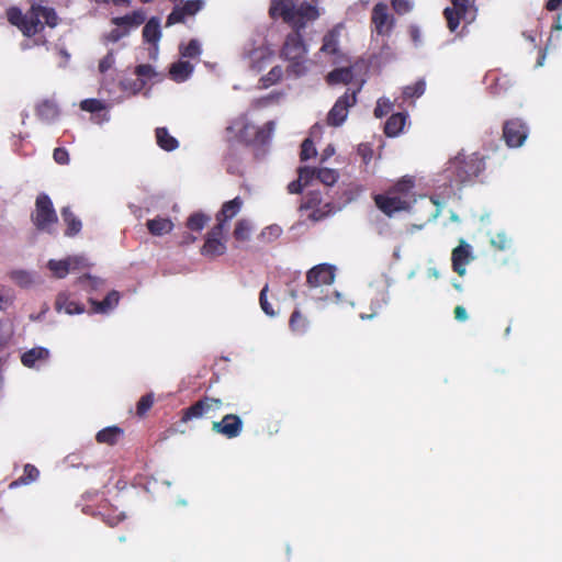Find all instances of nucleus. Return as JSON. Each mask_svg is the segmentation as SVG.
I'll return each mask as SVG.
<instances>
[{
  "mask_svg": "<svg viewBox=\"0 0 562 562\" xmlns=\"http://www.w3.org/2000/svg\"><path fill=\"white\" fill-rule=\"evenodd\" d=\"M78 282L83 285H88L92 289H98L103 284V280L97 277H92L90 274H86L83 277H80Z\"/></svg>",
  "mask_w": 562,
  "mask_h": 562,
  "instance_id": "obj_55",
  "label": "nucleus"
},
{
  "mask_svg": "<svg viewBox=\"0 0 562 562\" xmlns=\"http://www.w3.org/2000/svg\"><path fill=\"white\" fill-rule=\"evenodd\" d=\"M473 249L464 239H460L459 245L452 249L451 262L452 270L458 276L463 277L467 272V266L474 260Z\"/></svg>",
  "mask_w": 562,
  "mask_h": 562,
  "instance_id": "obj_11",
  "label": "nucleus"
},
{
  "mask_svg": "<svg viewBox=\"0 0 562 562\" xmlns=\"http://www.w3.org/2000/svg\"><path fill=\"white\" fill-rule=\"evenodd\" d=\"M58 108L57 105L48 100L43 101L37 105L36 114L37 116L46 123H52L58 116Z\"/></svg>",
  "mask_w": 562,
  "mask_h": 562,
  "instance_id": "obj_26",
  "label": "nucleus"
},
{
  "mask_svg": "<svg viewBox=\"0 0 562 562\" xmlns=\"http://www.w3.org/2000/svg\"><path fill=\"white\" fill-rule=\"evenodd\" d=\"M61 217L67 225L66 235L74 236L81 229V222L74 215L68 206L61 210Z\"/></svg>",
  "mask_w": 562,
  "mask_h": 562,
  "instance_id": "obj_31",
  "label": "nucleus"
},
{
  "mask_svg": "<svg viewBox=\"0 0 562 562\" xmlns=\"http://www.w3.org/2000/svg\"><path fill=\"white\" fill-rule=\"evenodd\" d=\"M407 115L394 113L385 122L384 133L389 137L397 136L404 128Z\"/></svg>",
  "mask_w": 562,
  "mask_h": 562,
  "instance_id": "obj_21",
  "label": "nucleus"
},
{
  "mask_svg": "<svg viewBox=\"0 0 562 562\" xmlns=\"http://www.w3.org/2000/svg\"><path fill=\"white\" fill-rule=\"evenodd\" d=\"M392 106L393 104L389 99H379L374 109V116L378 119L383 117L392 110Z\"/></svg>",
  "mask_w": 562,
  "mask_h": 562,
  "instance_id": "obj_43",
  "label": "nucleus"
},
{
  "mask_svg": "<svg viewBox=\"0 0 562 562\" xmlns=\"http://www.w3.org/2000/svg\"><path fill=\"white\" fill-rule=\"evenodd\" d=\"M179 53L183 58H198L202 53L201 43L198 40H191L187 45H179Z\"/></svg>",
  "mask_w": 562,
  "mask_h": 562,
  "instance_id": "obj_35",
  "label": "nucleus"
},
{
  "mask_svg": "<svg viewBox=\"0 0 562 562\" xmlns=\"http://www.w3.org/2000/svg\"><path fill=\"white\" fill-rule=\"evenodd\" d=\"M194 70V66L188 60H178L170 66L169 75L176 82L187 81Z\"/></svg>",
  "mask_w": 562,
  "mask_h": 562,
  "instance_id": "obj_17",
  "label": "nucleus"
},
{
  "mask_svg": "<svg viewBox=\"0 0 562 562\" xmlns=\"http://www.w3.org/2000/svg\"><path fill=\"white\" fill-rule=\"evenodd\" d=\"M454 318L459 322H465L468 319V313L462 305H458L454 307Z\"/></svg>",
  "mask_w": 562,
  "mask_h": 562,
  "instance_id": "obj_62",
  "label": "nucleus"
},
{
  "mask_svg": "<svg viewBox=\"0 0 562 562\" xmlns=\"http://www.w3.org/2000/svg\"><path fill=\"white\" fill-rule=\"evenodd\" d=\"M282 76H283V69L281 66L272 67L270 69V71L260 79L261 87L268 88L272 85L278 83L282 79Z\"/></svg>",
  "mask_w": 562,
  "mask_h": 562,
  "instance_id": "obj_38",
  "label": "nucleus"
},
{
  "mask_svg": "<svg viewBox=\"0 0 562 562\" xmlns=\"http://www.w3.org/2000/svg\"><path fill=\"white\" fill-rule=\"evenodd\" d=\"M408 34L411 36V40L414 42L415 45H418L420 43V30L417 25L412 24L408 26Z\"/></svg>",
  "mask_w": 562,
  "mask_h": 562,
  "instance_id": "obj_58",
  "label": "nucleus"
},
{
  "mask_svg": "<svg viewBox=\"0 0 562 562\" xmlns=\"http://www.w3.org/2000/svg\"><path fill=\"white\" fill-rule=\"evenodd\" d=\"M38 474L40 472L34 465L26 464L24 467V476H22L20 480L23 484H27L34 482L38 477Z\"/></svg>",
  "mask_w": 562,
  "mask_h": 562,
  "instance_id": "obj_52",
  "label": "nucleus"
},
{
  "mask_svg": "<svg viewBox=\"0 0 562 562\" xmlns=\"http://www.w3.org/2000/svg\"><path fill=\"white\" fill-rule=\"evenodd\" d=\"M145 19V13L138 10L134 11L132 14L114 18L112 22L117 26H124L127 29L139 26L142 23H144Z\"/></svg>",
  "mask_w": 562,
  "mask_h": 562,
  "instance_id": "obj_25",
  "label": "nucleus"
},
{
  "mask_svg": "<svg viewBox=\"0 0 562 562\" xmlns=\"http://www.w3.org/2000/svg\"><path fill=\"white\" fill-rule=\"evenodd\" d=\"M127 34H128V29H125V30L115 29L110 32L108 38L111 42H117L122 37L126 36Z\"/></svg>",
  "mask_w": 562,
  "mask_h": 562,
  "instance_id": "obj_60",
  "label": "nucleus"
},
{
  "mask_svg": "<svg viewBox=\"0 0 562 562\" xmlns=\"http://www.w3.org/2000/svg\"><path fill=\"white\" fill-rule=\"evenodd\" d=\"M243 420L237 415L227 414L222 420L212 423V430L228 439L236 438L243 431Z\"/></svg>",
  "mask_w": 562,
  "mask_h": 562,
  "instance_id": "obj_12",
  "label": "nucleus"
},
{
  "mask_svg": "<svg viewBox=\"0 0 562 562\" xmlns=\"http://www.w3.org/2000/svg\"><path fill=\"white\" fill-rule=\"evenodd\" d=\"M156 139L157 144L167 151L175 150L179 145L178 140L172 137L165 127H158L156 130Z\"/></svg>",
  "mask_w": 562,
  "mask_h": 562,
  "instance_id": "obj_30",
  "label": "nucleus"
},
{
  "mask_svg": "<svg viewBox=\"0 0 562 562\" xmlns=\"http://www.w3.org/2000/svg\"><path fill=\"white\" fill-rule=\"evenodd\" d=\"M353 79V67H340L329 71L326 76V82L329 86L338 83L348 85Z\"/></svg>",
  "mask_w": 562,
  "mask_h": 562,
  "instance_id": "obj_19",
  "label": "nucleus"
},
{
  "mask_svg": "<svg viewBox=\"0 0 562 562\" xmlns=\"http://www.w3.org/2000/svg\"><path fill=\"white\" fill-rule=\"evenodd\" d=\"M119 300V292L111 291L103 301L90 300V303L93 306L94 313L106 314L117 305Z\"/></svg>",
  "mask_w": 562,
  "mask_h": 562,
  "instance_id": "obj_23",
  "label": "nucleus"
},
{
  "mask_svg": "<svg viewBox=\"0 0 562 562\" xmlns=\"http://www.w3.org/2000/svg\"><path fill=\"white\" fill-rule=\"evenodd\" d=\"M273 130H274V123L271 121L267 122L262 127H259L256 131L255 136L251 140V144L256 145V146L267 145L272 137Z\"/></svg>",
  "mask_w": 562,
  "mask_h": 562,
  "instance_id": "obj_29",
  "label": "nucleus"
},
{
  "mask_svg": "<svg viewBox=\"0 0 562 562\" xmlns=\"http://www.w3.org/2000/svg\"><path fill=\"white\" fill-rule=\"evenodd\" d=\"M206 221L207 217L204 214L195 213L189 217L188 227L191 231H201L204 227Z\"/></svg>",
  "mask_w": 562,
  "mask_h": 562,
  "instance_id": "obj_45",
  "label": "nucleus"
},
{
  "mask_svg": "<svg viewBox=\"0 0 562 562\" xmlns=\"http://www.w3.org/2000/svg\"><path fill=\"white\" fill-rule=\"evenodd\" d=\"M451 3L452 7H448L443 10V16L450 32L457 31L461 20L467 23L474 21L476 9L470 0H451Z\"/></svg>",
  "mask_w": 562,
  "mask_h": 562,
  "instance_id": "obj_6",
  "label": "nucleus"
},
{
  "mask_svg": "<svg viewBox=\"0 0 562 562\" xmlns=\"http://www.w3.org/2000/svg\"><path fill=\"white\" fill-rule=\"evenodd\" d=\"M49 351L43 347L32 348L22 355L21 361L27 368H33L36 361L46 360Z\"/></svg>",
  "mask_w": 562,
  "mask_h": 562,
  "instance_id": "obj_24",
  "label": "nucleus"
},
{
  "mask_svg": "<svg viewBox=\"0 0 562 562\" xmlns=\"http://www.w3.org/2000/svg\"><path fill=\"white\" fill-rule=\"evenodd\" d=\"M297 172H299L297 179H300L304 186L310 184L311 181L316 179V176H317V169L310 168V167H300Z\"/></svg>",
  "mask_w": 562,
  "mask_h": 562,
  "instance_id": "obj_44",
  "label": "nucleus"
},
{
  "mask_svg": "<svg viewBox=\"0 0 562 562\" xmlns=\"http://www.w3.org/2000/svg\"><path fill=\"white\" fill-rule=\"evenodd\" d=\"M391 7L398 15H405L413 11L414 0H391Z\"/></svg>",
  "mask_w": 562,
  "mask_h": 562,
  "instance_id": "obj_41",
  "label": "nucleus"
},
{
  "mask_svg": "<svg viewBox=\"0 0 562 562\" xmlns=\"http://www.w3.org/2000/svg\"><path fill=\"white\" fill-rule=\"evenodd\" d=\"M322 203V198L318 192H311L304 198L301 209L310 210L315 209Z\"/></svg>",
  "mask_w": 562,
  "mask_h": 562,
  "instance_id": "obj_47",
  "label": "nucleus"
},
{
  "mask_svg": "<svg viewBox=\"0 0 562 562\" xmlns=\"http://www.w3.org/2000/svg\"><path fill=\"white\" fill-rule=\"evenodd\" d=\"M143 37L157 49L158 42L161 38L160 20L158 18L154 16L147 21L143 29Z\"/></svg>",
  "mask_w": 562,
  "mask_h": 562,
  "instance_id": "obj_18",
  "label": "nucleus"
},
{
  "mask_svg": "<svg viewBox=\"0 0 562 562\" xmlns=\"http://www.w3.org/2000/svg\"><path fill=\"white\" fill-rule=\"evenodd\" d=\"M54 160L59 165H67L69 162V154L65 148H56L53 154Z\"/></svg>",
  "mask_w": 562,
  "mask_h": 562,
  "instance_id": "obj_56",
  "label": "nucleus"
},
{
  "mask_svg": "<svg viewBox=\"0 0 562 562\" xmlns=\"http://www.w3.org/2000/svg\"><path fill=\"white\" fill-rule=\"evenodd\" d=\"M245 130H246V120L244 116H240L238 120L233 122L227 127V133L232 136H229V139H235L237 142H244L245 140Z\"/></svg>",
  "mask_w": 562,
  "mask_h": 562,
  "instance_id": "obj_36",
  "label": "nucleus"
},
{
  "mask_svg": "<svg viewBox=\"0 0 562 562\" xmlns=\"http://www.w3.org/2000/svg\"><path fill=\"white\" fill-rule=\"evenodd\" d=\"M122 434V429L116 426L108 427L97 434V440L102 443L113 445Z\"/></svg>",
  "mask_w": 562,
  "mask_h": 562,
  "instance_id": "obj_34",
  "label": "nucleus"
},
{
  "mask_svg": "<svg viewBox=\"0 0 562 562\" xmlns=\"http://www.w3.org/2000/svg\"><path fill=\"white\" fill-rule=\"evenodd\" d=\"M335 266L328 263H319L306 273V285L313 291L323 285H330L335 280Z\"/></svg>",
  "mask_w": 562,
  "mask_h": 562,
  "instance_id": "obj_10",
  "label": "nucleus"
},
{
  "mask_svg": "<svg viewBox=\"0 0 562 562\" xmlns=\"http://www.w3.org/2000/svg\"><path fill=\"white\" fill-rule=\"evenodd\" d=\"M153 403H154L153 394H146V395L142 396L137 403V414L139 416L144 415L151 407Z\"/></svg>",
  "mask_w": 562,
  "mask_h": 562,
  "instance_id": "obj_51",
  "label": "nucleus"
},
{
  "mask_svg": "<svg viewBox=\"0 0 562 562\" xmlns=\"http://www.w3.org/2000/svg\"><path fill=\"white\" fill-rule=\"evenodd\" d=\"M425 90H426V82L424 79H419L416 82H414L413 85L404 87L403 98L405 100L419 98L424 94Z\"/></svg>",
  "mask_w": 562,
  "mask_h": 562,
  "instance_id": "obj_37",
  "label": "nucleus"
},
{
  "mask_svg": "<svg viewBox=\"0 0 562 562\" xmlns=\"http://www.w3.org/2000/svg\"><path fill=\"white\" fill-rule=\"evenodd\" d=\"M55 308L57 312L64 311L68 315L82 314L85 312L83 305L75 301H70L65 293L58 294L55 302Z\"/></svg>",
  "mask_w": 562,
  "mask_h": 562,
  "instance_id": "obj_20",
  "label": "nucleus"
},
{
  "mask_svg": "<svg viewBox=\"0 0 562 562\" xmlns=\"http://www.w3.org/2000/svg\"><path fill=\"white\" fill-rule=\"evenodd\" d=\"M310 322L300 310H294L289 319V327L295 334H305L307 331Z\"/></svg>",
  "mask_w": 562,
  "mask_h": 562,
  "instance_id": "obj_27",
  "label": "nucleus"
},
{
  "mask_svg": "<svg viewBox=\"0 0 562 562\" xmlns=\"http://www.w3.org/2000/svg\"><path fill=\"white\" fill-rule=\"evenodd\" d=\"M184 18H186V14H184L183 10L181 9V5H175L173 10L168 15L166 24H167V26H170L172 24L183 22Z\"/></svg>",
  "mask_w": 562,
  "mask_h": 562,
  "instance_id": "obj_49",
  "label": "nucleus"
},
{
  "mask_svg": "<svg viewBox=\"0 0 562 562\" xmlns=\"http://www.w3.org/2000/svg\"><path fill=\"white\" fill-rule=\"evenodd\" d=\"M528 133V126L518 117L507 120L503 124V138L510 148L520 147L525 143Z\"/></svg>",
  "mask_w": 562,
  "mask_h": 562,
  "instance_id": "obj_9",
  "label": "nucleus"
},
{
  "mask_svg": "<svg viewBox=\"0 0 562 562\" xmlns=\"http://www.w3.org/2000/svg\"><path fill=\"white\" fill-rule=\"evenodd\" d=\"M203 4H204V2L202 0H190V1H187L181 7V9L183 10L186 16L194 15L196 12H199L202 9Z\"/></svg>",
  "mask_w": 562,
  "mask_h": 562,
  "instance_id": "obj_48",
  "label": "nucleus"
},
{
  "mask_svg": "<svg viewBox=\"0 0 562 562\" xmlns=\"http://www.w3.org/2000/svg\"><path fill=\"white\" fill-rule=\"evenodd\" d=\"M80 108L87 112H98L103 109V104L97 99H86L80 103Z\"/></svg>",
  "mask_w": 562,
  "mask_h": 562,
  "instance_id": "obj_53",
  "label": "nucleus"
},
{
  "mask_svg": "<svg viewBox=\"0 0 562 562\" xmlns=\"http://www.w3.org/2000/svg\"><path fill=\"white\" fill-rule=\"evenodd\" d=\"M491 244L497 250H505L509 245V239L505 234L501 233L491 239Z\"/></svg>",
  "mask_w": 562,
  "mask_h": 562,
  "instance_id": "obj_54",
  "label": "nucleus"
},
{
  "mask_svg": "<svg viewBox=\"0 0 562 562\" xmlns=\"http://www.w3.org/2000/svg\"><path fill=\"white\" fill-rule=\"evenodd\" d=\"M560 7H562V0H548L546 3V9L548 11H555Z\"/></svg>",
  "mask_w": 562,
  "mask_h": 562,
  "instance_id": "obj_64",
  "label": "nucleus"
},
{
  "mask_svg": "<svg viewBox=\"0 0 562 562\" xmlns=\"http://www.w3.org/2000/svg\"><path fill=\"white\" fill-rule=\"evenodd\" d=\"M316 155V148L311 138H305L301 145L300 158L302 161L308 160Z\"/></svg>",
  "mask_w": 562,
  "mask_h": 562,
  "instance_id": "obj_42",
  "label": "nucleus"
},
{
  "mask_svg": "<svg viewBox=\"0 0 562 562\" xmlns=\"http://www.w3.org/2000/svg\"><path fill=\"white\" fill-rule=\"evenodd\" d=\"M47 266L55 277L64 278L69 271L87 266V262L83 257L74 256L59 261L50 259Z\"/></svg>",
  "mask_w": 562,
  "mask_h": 562,
  "instance_id": "obj_13",
  "label": "nucleus"
},
{
  "mask_svg": "<svg viewBox=\"0 0 562 562\" xmlns=\"http://www.w3.org/2000/svg\"><path fill=\"white\" fill-rule=\"evenodd\" d=\"M360 88L356 90L348 89L337 99L327 114V124L330 126H340L347 119L349 109L357 103V94Z\"/></svg>",
  "mask_w": 562,
  "mask_h": 562,
  "instance_id": "obj_7",
  "label": "nucleus"
},
{
  "mask_svg": "<svg viewBox=\"0 0 562 562\" xmlns=\"http://www.w3.org/2000/svg\"><path fill=\"white\" fill-rule=\"evenodd\" d=\"M267 292H268V285H266L261 291H260V295H259V303H260V306L262 308V311L269 315V316H273L276 315V312L272 308L271 304L268 302L267 300Z\"/></svg>",
  "mask_w": 562,
  "mask_h": 562,
  "instance_id": "obj_50",
  "label": "nucleus"
},
{
  "mask_svg": "<svg viewBox=\"0 0 562 562\" xmlns=\"http://www.w3.org/2000/svg\"><path fill=\"white\" fill-rule=\"evenodd\" d=\"M305 186L300 179H296L289 183L288 191L292 194L301 193Z\"/></svg>",
  "mask_w": 562,
  "mask_h": 562,
  "instance_id": "obj_61",
  "label": "nucleus"
},
{
  "mask_svg": "<svg viewBox=\"0 0 562 562\" xmlns=\"http://www.w3.org/2000/svg\"><path fill=\"white\" fill-rule=\"evenodd\" d=\"M485 156L480 153L467 154L459 151L449 159L445 169V177L451 188H459L472 183L485 170Z\"/></svg>",
  "mask_w": 562,
  "mask_h": 562,
  "instance_id": "obj_2",
  "label": "nucleus"
},
{
  "mask_svg": "<svg viewBox=\"0 0 562 562\" xmlns=\"http://www.w3.org/2000/svg\"><path fill=\"white\" fill-rule=\"evenodd\" d=\"M371 23L379 36H390L396 20L389 13V7L385 2H378L371 11Z\"/></svg>",
  "mask_w": 562,
  "mask_h": 562,
  "instance_id": "obj_8",
  "label": "nucleus"
},
{
  "mask_svg": "<svg viewBox=\"0 0 562 562\" xmlns=\"http://www.w3.org/2000/svg\"><path fill=\"white\" fill-rule=\"evenodd\" d=\"M14 302V294L10 289L0 288V311L8 310Z\"/></svg>",
  "mask_w": 562,
  "mask_h": 562,
  "instance_id": "obj_46",
  "label": "nucleus"
},
{
  "mask_svg": "<svg viewBox=\"0 0 562 562\" xmlns=\"http://www.w3.org/2000/svg\"><path fill=\"white\" fill-rule=\"evenodd\" d=\"M57 220V214L49 196L46 194H40L36 198L35 210L32 214V221L36 228L52 233Z\"/></svg>",
  "mask_w": 562,
  "mask_h": 562,
  "instance_id": "obj_5",
  "label": "nucleus"
},
{
  "mask_svg": "<svg viewBox=\"0 0 562 562\" xmlns=\"http://www.w3.org/2000/svg\"><path fill=\"white\" fill-rule=\"evenodd\" d=\"M113 64H114V56H113L112 52H110L100 60V64H99L100 72H105L113 66Z\"/></svg>",
  "mask_w": 562,
  "mask_h": 562,
  "instance_id": "obj_57",
  "label": "nucleus"
},
{
  "mask_svg": "<svg viewBox=\"0 0 562 562\" xmlns=\"http://www.w3.org/2000/svg\"><path fill=\"white\" fill-rule=\"evenodd\" d=\"M415 182L412 178H402L390 187L384 193L373 196L376 207L391 217L401 211H408L415 201L413 189Z\"/></svg>",
  "mask_w": 562,
  "mask_h": 562,
  "instance_id": "obj_3",
  "label": "nucleus"
},
{
  "mask_svg": "<svg viewBox=\"0 0 562 562\" xmlns=\"http://www.w3.org/2000/svg\"><path fill=\"white\" fill-rule=\"evenodd\" d=\"M135 74L140 79V82H139V85L136 88V91H138V90H140L143 88V86L145 85L146 80H149V79H151V78L157 76V72L155 71L153 66H150L148 64L137 66L136 69H135Z\"/></svg>",
  "mask_w": 562,
  "mask_h": 562,
  "instance_id": "obj_39",
  "label": "nucleus"
},
{
  "mask_svg": "<svg viewBox=\"0 0 562 562\" xmlns=\"http://www.w3.org/2000/svg\"><path fill=\"white\" fill-rule=\"evenodd\" d=\"M282 233V229L278 225L268 226L262 232V236L269 235V238H278Z\"/></svg>",
  "mask_w": 562,
  "mask_h": 562,
  "instance_id": "obj_59",
  "label": "nucleus"
},
{
  "mask_svg": "<svg viewBox=\"0 0 562 562\" xmlns=\"http://www.w3.org/2000/svg\"><path fill=\"white\" fill-rule=\"evenodd\" d=\"M269 14L272 19H282L294 30L285 37L280 56L289 63L286 75L300 78L308 71L307 46L301 34L306 23L319 16L318 9L303 2L299 7L296 0H271Z\"/></svg>",
  "mask_w": 562,
  "mask_h": 562,
  "instance_id": "obj_1",
  "label": "nucleus"
},
{
  "mask_svg": "<svg viewBox=\"0 0 562 562\" xmlns=\"http://www.w3.org/2000/svg\"><path fill=\"white\" fill-rule=\"evenodd\" d=\"M244 205V201L241 198L236 196L232 201L225 202L221 209V211L216 215L217 225L221 226L224 229L225 223L233 217H235L238 212L241 210Z\"/></svg>",
  "mask_w": 562,
  "mask_h": 562,
  "instance_id": "obj_16",
  "label": "nucleus"
},
{
  "mask_svg": "<svg viewBox=\"0 0 562 562\" xmlns=\"http://www.w3.org/2000/svg\"><path fill=\"white\" fill-rule=\"evenodd\" d=\"M389 300H390V297H389V294L386 291L379 292L376 294V296L371 301V306H370L371 313H369V314L362 313L360 315L361 319H371L374 316H376L380 313V311L385 305H387Z\"/></svg>",
  "mask_w": 562,
  "mask_h": 562,
  "instance_id": "obj_28",
  "label": "nucleus"
},
{
  "mask_svg": "<svg viewBox=\"0 0 562 562\" xmlns=\"http://www.w3.org/2000/svg\"><path fill=\"white\" fill-rule=\"evenodd\" d=\"M316 179L325 186L330 187L337 181L338 173L329 168H319L317 169Z\"/></svg>",
  "mask_w": 562,
  "mask_h": 562,
  "instance_id": "obj_40",
  "label": "nucleus"
},
{
  "mask_svg": "<svg viewBox=\"0 0 562 562\" xmlns=\"http://www.w3.org/2000/svg\"><path fill=\"white\" fill-rule=\"evenodd\" d=\"M339 35L340 32L337 27L328 31L323 37L321 52L329 55H336L339 52Z\"/></svg>",
  "mask_w": 562,
  "mask_h": 562,
  "instance_id": "obj_22",
  "label": "nucleus"
},
{
  "mask_svg": "<svg viewBox=\"0 0 562 562\" xmlns=\"http://www.w3.org/2000/svg\"><path fill=\"white\" fill-rule=\"evenodd\" d=\"M10 278L18 285L29 288L36 281V273L27 270H13Z\"/></svg>",
  "mask_w": 562,
  "mask_h": 562,
  "instance_id": "obj_33",
  "label": "nucleus"
},
{
  "mask_svg": "<svg viewBox=\"0 0 562 562\" xmlns=\"http://www.w3.org/2000/svg\"><path fill=\"white\" fill-rule=\"evenodd\" d=\"M172 223L168 218H154L147 222V227L153 235H164L172 229Z\"/></svg>",
  "mask_w": 562,
  "mask_h": 562,
  "instance_id": "obj_32",
  "label": "nucleus"
},
{
  "mask_svg": "<svg viewBox=\"0 0 562 562\" xmlns=\"http://www.w3.org/2000/svg\"><path fill=\"white\" fill-rule=\"evenodd\" d=\"M223 228L221 226H215L209 234L207 238L205 240V244L203 246V254L211 255V256H217L222 255L225 250L224 244L221 241V236L223 234Z\"/></svg>",
  "mask_w": 562,
  "mask_h": 562,
  "instance_id": "obj_15",
  "label": "nucleus"
},
{
  "mask_svg": "<svg viewBox=\"0 0 562 562\" xmlns=\"http://www.w3.org/2000/svg\"><path fill=\"white\" fill-rule=\"evenodd\" d=\"M312 212L308 214V218L313 222H317V221H321L322 218H324L325 216V213H323L321 210H318L317 207L315 209H311Z\"/></svg>",
  "mask_w": 562,
  "mask_h": 562,
  "instance_id": "obj_63",
  "label": "nucleus"
},
{
  "mask_svg": "<svg viewBox=\"0 0 562 562\" xmlns=\"http://www.w3.org/2000/svg\"><path fill=\"white\" fill-rule=\"evenodd\" d=\"M11 24L16 25L25 36H32L43 29L46 24L50 27L57 25V15L50 8L40 4H33L30 12L25 15L16 8H11L7 12Z\"/></svg>",
  "mask_w": 562,
  "mask_h": 562,
  "instance_id": "obj_4",
  "label": "nucleus"
},
{
  "mask_svg": "<svg viewBox=\"0 0 562 562\" xmlns=\"http://www.w3.org/2000/svg\"><path fill=\"white\" fill-rule=\"evenodd\" d=\"M222 401L220 398L204 397L188 408L186 418H198L207 414L210 411H216L222 407Z\"/></svg>",
  "mask_w": 562,
  "mask_h": 562,
  "instance_id": "obj_14",
  "label": "nucleus"
}]
</instances>
